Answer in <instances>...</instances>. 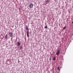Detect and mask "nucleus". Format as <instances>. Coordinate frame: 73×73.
Wrapping results in <instances>:
<instances>
[{"mask_svg":"<svg viewBox=\"0 0 73 73\" xmlns=\"http://www.w3.org/2000/svg\"><path fill=\"white\" fill-rule=\"evenodd\" d=\"M34 5L32 3H31L29 4V7L30 8H33V6Z\"/></svg>","mask_w":73,"mask_h":73,"instance_id":"f257e3e1","label":"nucleus"},{"mask_svg":"<svg viewBox=\"0 0 73 73\" xmlns=\"http://www.w3.org/2000/svg\"><path fill=\"white\" fill-rule=\"evenodd\" d=\"M9 35L10 37H12V36H13V33L11 32H9Z\"/></svg>","mask_w":73,"mask_h":73,"instance_id":"f03ea898","label":"nucleus"},{"mask_svg":"<svg viewBox=\"0 0 73 73\" xmlns=\"http://www.w3.org/2000/svg\"><path fill=\"white\" fill-rule=\"evenodd\" d=\"M60 50H58L57 51V52L56 53V54L57 55V56H58V54H60Z\"/></svg>","mask_w":73,"mask_h":73,"instance_id":"7ed1b4c3","label":"nucleus"},{"mask_svg":"<svg viewBox=\"0 0 73 73\" xmlns=\"http://www.w3.org/2000/svg\"><path fill=\"white\" fill-rule=\"evenodd\" d=\"M27 37H29V32L28 31H27Z\"/></svg>","mask_w":73,"mask_h":73,"instance_id":"20e7f679","label":"nucleus"},{"mask_svg":"<svg viewBox=\"0 0 73 73\" xmlns=\"http://www.w3.org/2000/svg\"><path fill=\"white\" fill-rule=\"evenodd\" d=\"M17 46H18V47H19V46H20V42H17Z\"/></svg>","mask_w":73,"mask_h":73,"instance_id":"39448f33","label":"nucleus"},{"mask_svg":"<svg viewBox=\"0 0 73 73\" xmlns=\"http://www.w3.org/2000/svg\"><path fill=\"white\" fill-rule=\"evenodd\" d=\"M26 30L27 31H28V30H29V29H28V27H26Z\"/></svg>","mask_w":73,"mask_h":73,"instance_id":"423d86ee","label":"nucleus"},{"mask_svg":"<svg viewBox=\"0 0 73 73\" xmlns=\"http://www.w3.org/2000/svg\"><path fill=\"white\" fill-rule=\"evenodd\" d=\"M5 39H7V35H6L5 36Z\"/></svg>","mask_w":73,"mask_h":73,"instance_id":"0eeeda50","label":"nucleus"},{"mask_svg":"<svg viewBox=\"0 0 73 73\" xmlns=\"http://www.w3.org/2000/svg\"><path fill=\"white\" fill-rule=\"evenodd\" d=\"M53 60L54 61H55L56 60V57H54L53 58Z\"/></svg>","mask_w":73,"mask_h":73,"instance_id":"6e6552de","label":"nucleus"},{"mask_svg":"<svg viewBox=\"0 0 73 73\" xmlns=\"http://www.w3.org/2000/svg\"><path fill=\"white\" fill-rule=\"evenodd\" d=\"M58 70H60V68H59V67H58Z\"/></svg>","mask_w":73,"mask_h":73,"instance_id":"1a4fd4ad","label":"nucleus"},{"mask_svg":"<svg viewBox=\"0 0 73 73\" xmlns=\"http://www.w3.org/2000/svg\"><path fill=\"white\" fill-rule=\"evenodd\" d=\"M66 29V27H64L63 28V29L64 30V29Z\"/></svg>","mask_w":73,"mask_h":73,"instance_id":"9d476101","label":"nucleus"},{"mask_svg":"<svg viewBox=\"0 0 73 73\" xmlns=\"http://www.w3.org/2000/svg\"><path fill=\"white\" fill-rule=\"evenodd\" d=\"M47 26L46 25V26L44 27V28H46H46H47Z\"/></svg>","mask_w":73,"mask_h":73,"instance_id":"9b49d317","label":"nucleus"},{"mask_svg":"<svg viewBox=\"0 0 73 73\" xmlns=\"http://www.w3.org/2000/svg\"><path fill=\"white\" fill-rule=\"evenodd\" d=\"M20 49H22V46H20Z\"/></svg>","mask_w":73,"mask_h":73,"instance_id":"f8f14e48","label":"nucleus"},{"mask_svg":"<svg viewBox=\"0 0 73 73\" xmlns=\"http://www.w3.org/2000/svg\"><path fill=\"white\" fill-rule=\"evenodd\" d=\"M48 2H49V1L47 0V1H46V3H48Z\"/></svg>","mask_w":73,"mask_h":73,"instance_id":"ddd939ff","label":"nucleus"},{"mask_svg":"<svg viewBox=\"0 0 73 73\" xmlns=\"http://www.w3.org/2000/svg\"><path fill=\"white\" fill-rule=\"evenodd\" d=\"M72 24H73V22H72Z\"/></svg>","mask_w":73,"mask_h":73,"instance_id":"4468645a","label":"nucleus"},{"mask_svg":"<svg viewBox=\"0 0 73 73\" xmlns=\"http://www.w3.org/2000/svg\"><path fill=\"white\" fill-rule=\"evenodd\" d=\"M50 60H51V61L52 60V59H50Z\"/></svg>","mask_w":73,"mask_h":73,"instance_id":"2eb2a0df","label":"nucleus"},{"mask_svg":"<svg viewBox=\"0 0 73 73\" xmlns=\"http://www.w3.org/2000/svg\"><path fill=\"white\" fill-rule=\"evenodd\" d=\"M18 61H19V60H18Z\"/></svg>","mask_w":73,"mask_h":73,"instance_id":"dca6fc26","label":"nucleus"}]
</instances>
